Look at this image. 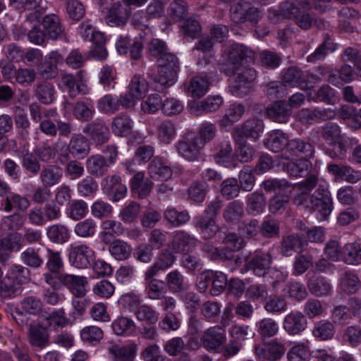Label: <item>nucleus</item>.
<instances>
[{"instance_id": "13d9d810", "label": "nucleus", "mask_w": 361, "mask_h": 361, "mask_svg": "<svg viewBox=\"0 0 361 361\" xmlns=\"http://www.w3.org/2000/svg\"><path fill=\"white\" fill-rule=\"evenodd\" d=\"M117 73L116 68L108 64H106L101 68L98 75L99 83L106 90H110L114 88Z\"/></svg>"}, {"instance_id": "f257e3e1", "label": "nucleus", "mask_w": 361, "mask_h": 361, "mask_svg": "<svg viewBox=\"0 0 361 361\" xmlns=\"http://www.w3.org/2000/svg\"><path fill=\"white\" fill-rule=\"evenodd\" d=\"M307 208L317 212V218L320 221L325 220L330 215L333 209V202L326 181L319 182L316 190L311 195Z\"/></svg>"}, {"instance_id": "bb28decb", "label": "nucleus", "mask_w": 361, "mask_h": 361, "mask_svg": "<svg viewBox=\"0 0 361 361\" xmlns=\"http://www.w3.org/2000/svg\"><path fill=\"white\" fill-rule=\"evenodd\" d=\"M133 120L128 115L121 114L113 118L111 128L114 135L117 137H127L133 131Z\"/></svg>"}, {"instance_id": "c9c22d12", "label": "nucleus", "mask_w": 361, "mask_h": 361, "mask_svg": "<svg viewBox=\"0 0 361 361\" xmlns=\"http://www.w3.org/2000/svg\"><path fill=\"white\" fill-rule=\"evenodd\" d=\"M245 112V106L241 104L233 103L226 109L225 114L220 121V126L224 129L231 127L234 123L238 121Z\"/></svg>"}, {"instance_id": "69168bd1", "label": "nucleus", "mask_w": 361, "mask_h": 361, "mask_svg": "<svg viewBox=\"0 0 361 361\" xmlns=\"http://www.w3.org/2000/svg\"><path fill=\"white\" fill-rule=\"evenodd\" d=\"M264 308L269 313L280 314L287 310V302L281 296L271 295L267 298Z\"/></svg>"}, {"instance_id": "a18cd8bd", "label": "nucleus", "mask_w": 361, "mask_h": 361, "mask_svg": "<svg viewBox=\"0 0 361 361\" xmlns=\"http://www.w3.org/2000/svg\"><path fill=\"white\" fill-rule=\"evenodd\" d=\"M109 251L115 259L123 261L130 257L132 248L126 242L120 239H116L109 245Z\"/></svg>"}, {"instance_id": "72a5a7b5", "label": "nucleus", "mask_w": 361, "mask_h": 361, "mask_svg": "<svg viewBox=\"0 0 361 361\" xmlns=\"http://www.w3.org/2000/svg\"><path fill=\"white\" fill-rule=\"evenodd\" d=\"M288 192L276 194L269 201V211L275 215L277 214H289L290 212V207L289 202V195Z\"/></svg>"}, {"instance_id": "cd10ccee", "label": "nucleus", "mask_w": 361, "mask_h": 361, "mask_svg": "<svg viewBox=\"0 0 361 361\" xmlns=\"http://www.w3.org/2000/svg\"><path fill=\"white\" fill-rule=\"evenodd\" d=\"M128 16L129 13L126 7L117 2L114 4L110 8L106 17V21L111 27L121 26L126 24Z\"/></svg>"}, {"instance_id": "a211bd4d", "label": "nucleus", "mask_w": 361, "mask_h": 361, "mask_svg": "<svg viewBox=\"0 0 361 361\" xmlns=\"http://www.w3.org/2000/svg\"><path fill=\"white\" fill-rule=\"evenodd\" d=\"M307 322L305 314L299 311H291L283 321V328L290 336L301 334L307 328Z\"/></svg>"}, {"instance_id": "ea45409f", "label": "nucleus", "mask_w": 361, "mask_h": 361, "mask_svg": "<svg viewBox=\"0 0 361 361\" xmlns=\"http://www.w3.org/2000/svg\"><path fill=\"white\" fill-rule=\"evenodd\" d=\"M338 287L347 294L356 293L360 287V281L357 275L352 271H344L339 276Z\"/></svg>"}, {"instance_id": "e2e57ef3", "label": "nucleus", "mask_w": 361, "mask_h": 361, "mask_svg": "<svg viewBox=\"0 0 361 361\" xmlns=\"http://www.w3.org/2000/svg\"><path fill=\"white\" fill-rule=\"evenodd\" d=\"M140 212V204L135 201H130L120 210L119 217L124 223L130 224L137 219Z\"/></svg>"}, {"instance_id": "338daca9", "label": "nucleus", "mask_w": 361, "mask_h": 361, "mask_svg": "<svg viewBox=\"0 0 361 361\" xmlns=\"http://www.w3.org/2000/svg\"><path fill=\"white\" fill-rule=\"evenodd\" d=\"M146 283V291L149 299L161 300L164 298L166 293V287L163 281L154 279Z\"/></svg>"}, {"instance_id": "680f3d73", "label": "nucleus", "mask_w": 361, "mask_h": 361, "mask_svg": "<svg viewBox=\"0 0 361 361\" xmlns=\"http://www.w3.org/2000/svg\"><path fill=\"white\" fill-rule=\"evenodd\" d=\"M164 218L173 226L178 227L186 224L190 217L186 211L178 212L174 208L168 207L164 213Z\"/></svg>"}, {"instance_id": "0eeeda50", "label": "nucleus", "mask_w": 361, "mask_h": 361, "mask_svg": "<svg viewBox=\"0 0 361 361\" xmlns=\"http://www.w3.org/2000/svg\"><path fill=\"white\" fill-rule=\"evenodd\" d=\"M149 90L146 79L140 75H135L130 80L128 91L123 94V102L127 106L133 107L137 101L142 99Z\"/></svg>"}, {"instance_id": "a19ab883", "label": "nucleus", "mask_w": 361, "mask_h": 361, "mask_svg": "<svg viewBox=\"0 0 361 361\" xmlns=\"http://www.w3.org/2000/svg\"><path fill=\"white\" fill-rule=\"evenodd\" d=\"M267 114L275 122L286 123L290 117V109L284 101H279L267 108Z\"/></svg>"}, {"instance_id": "4468645a", "label": "nucleus", "mask_w": 361, "mask_h": 361, "mask_svg": "<svg viewBox=\"0 0 361 361\" xmlns=\"http://www.w3.org/2000/svg\"><path fill=\"white\" fill-rule=\"evenodd\" d=\"M225 331L219 326H214L206 329L200 337L202 346L208 351H216L225 343Z\"/></svg>"}, {"instance_id": "774afa93", "label": "nucleus", "mask_w": 361, "mask_h": 361, "mask_svg": "<svg viewBox=\"0 0 361 361\" xmlns=\"http://www.w3.org/2000/svg\"><path fill=\"white\" fill-rule=\"evenodd\" d=\"M94 112L92 104L85 102H78L73 108V115L80 121L91 120Z\"/></svg>"}, {"instance_id": "7c9ffc66", "label": "nucleus", "mask_w": 361, "mask_h": 361, "mask_svg": "<svg viewBox=\"0 0 361 361\" xmlns=\"http://www.w3.org/2000/svg\"><path fill=\"white\" fill-rule=\"evenodd\" d=\"M13 119L19 136L23 140H27L30 135L31 123L25 110L20 106H15L13 108Z\"/></svg>"}, {"instance_id": "e433bc0d", "label": "nucleus", "mask_w": 361, "mask_h": 361, "mask_svg": "<svg viewBox=\"0 0 361 361\" xmlns=\"http://www.w3.org/2000/svg\"><path fill=\"white\" fill-rule=\"evenodd\" d=\"M328 171L348 183H354L361 180V172L355 171L351 167L347 166L329 164Z\"/></svg>"}, {"instance_id": "052dcab7", "label": "nucleus", "mask_w": 361, "mask_h": 361, "mask_svg": "<svg viewBox=\"0 0 361 361\" xmlns=\"http://www.w3.org/2000/svg\"><path fill=\"white\" fill-rule=\"evenodd\" d=\"M286 297L296 301L305 300L307 296V292L305 286L298 281L288 283L283 289Z\"/></svg>"}, {"instance_id": "49530a36", "label": "nucleus", "mask_w": 361, "mask_h": 361, "mask_svg": "<svg viewBox=\"0 0 361 361\" xmlns=\"http://www.w3.org/2000/svg\"><path fill=\"white\" fill-rule=\"evenodd\" d=\"M299 13L298 8L295 5V3L290 1H284L281 4L278 10L270 8L269 10V18L271 20H279L281 18H290L293 17Z\"/></svg>"}, {"instance_id": "c756f323", "label": "nucleus", "mask_w": 361, "mask_h": 361, "mask_svg": "<svg viewBox=\"0 0 361 361\" xmlns=\"http://www.w3.org/2000/svg\"><path fill=\"white\" fill-rule=\"evenodd\" d=\"M342 261L351 265L361 264V239L344 245L342 249Z\"/></svg>"}, {"instance_id": "f8f14e48", "label": "nucleus", "mask_w": 361, "mask_h": 361, "mask_svg": "<svg viewBox=\"0 0 361 361\" xmlns=\"http://www.w3.org/2000/svg\"><path fill=\"white\" fill-rule=\"evenodd\" d=\"M204 148L197 140V136L188 135L177 144L178 154L189 161L197 160L200 157V152Z\"/></svg>"}, {"instance_id": "6e6552de", "label": "nucleus", "mask_w": 361, "mask_h": 361, "mask_svg": "<svg viewBox=\"0 0 361 361\" xmlns=\"http://www.w3.org/2000/svg\"><path fill=\"white\" fill-rule=\"evenodd\" d=\"M84 76L83 71H79L75 75L66 73L62 75L61 83L71 97L75 98L79 94H88L89 88L83 80Z\"/></svg>"}, {"instance_id": "473e14b6", "label": "nucleus", "mask_w": 361, "mask_h": 361, "mask_svg": "<svg viewBox=\"0 0 361 361\" xmlns=\"http://www.w3.org/2000/svg\"><path fill=\"white\" fill-rule=\"evenodd\" d=\"M148 174L157 180H166L171 177L172 170L159 157H155L148 166Z\"/></svg>"}, {"instance_id": "603ef678", "label": "nucleus", "mask_w": 361, "mask_h": 361, "mask_svg": "<svg viewBox=\"0 0 361 361\" xmlns=\"http://www.w3.org/2000/svg\"><path fill=\"white\" fill-rule=\"evenodd\" d=\"M244 215L243 203L240 201H233L226 207L223 216L227 223L235 224L240 220Z\"/></svg>"}, {"instance_id": "1a4fd4ad", "label": "nucleus", "mask_w": 361, "mask_h": 361, "mask_svg": "<svg viewBox=\"0 0 361 361\" xmlns=\"http://www.w3.org/2000/svg\"><path fill=\"white\" fill-rule=\"evenodd\" d=\"M197 240L185 231L171 233V240L169 247L175 254L188 253L197 246Z\"/></svg>"}, {"instance_id": "5fc2aeb1", "label": "nucleus", "mask_w": 361, "mask_h": 361, "mask_svg": "<svg viewBox=\"0 0 361 361\" xmlns=\"http://www.w3.org/2000/svg\"><path fill=\"white\" fill-rule=\"evenodd\" d=\"M157 134L160 142L165 145L171 143L176 136L174 124L170 121L161 122L157 126Z\"/></svg>"}, {"instance_id": "393cba45", "label": "nucleus", "mask_w": 361, "mask_h": 361, "mask_svg": "<svg viewBox=\"0 0 361 361\" xmlns=\"http://www.w3.org/2000/svg\"><path fill=\"white\" fill-rule=\"evenodd\" d=\"M310 293L315 297L322 298L329 295L333 286L329 279L322 276H312L307 282Z\"/></svg>"}, {"instance_id": "0e129e2a", "label": "nucleus", "mask_w": 361, "mask_h": 361, "mask_svg": "<svg viewBox=\"0 0 361 361\" xmlns=\"http://www.w3.org/2000/svg\"><path fill=\"white\" fill-rule=\"evenodd\" d=\"M312 164L308 160L296 159L295 161H290L287 164V171L293 177H304L307 175Z\"/></svg>"}, {"instance_id": "de8ad7c7", "label": "nucleus", "mask_w": 361, "mask_h": 361, "mask_svg": "<svg viewBox=\"0 0 361 361\" xmlns=\"http://www.w3.org/2000/svg\"><path fill=\"white\" fill-rule=\"evenodd\" d=\"M288 144V138L285 134L282 131L276 130L269 134L265 146L270 151L276 153L281 151L284 147L287 148Z\"/></svg>"}, {"instance_id": "864d4df0", "label": "nucleus", "mask_w": 361, "mask_h": 361, "mask_svg": "<svg viewBox=\"0 0 361 361\" xmlns=\"http://www.w3.org/2000/svg\"><path fill=\"white\" fill-rule=\"evenodd\" d=\"M305 79L302 71L295 67H292L285 71L283 76V84L290 87H299L302 89L306 86Z\"/></svg>"}, {"instance_id": "f3484780", "label": "nucleus", "mask_w": 361, "mask_h": 361, "mask_svg": "<svg viewBox=\"0 0 361 361\" xmlns=\"http://www.w3.org/2000/svg\"><path fill=\"white\" fill-rule=\"evenodd\" d=\"M321 136L329 145L337 147L340 157L345 154L346 149L343 145L341 128L336 123H328L322 126Z\"/></svg>"}, {"instance_id": "2eb2a0df", "label": "nucleus", "mask_w": 361, "mask_h": 361, "mask_svg": "<svg viewBox=\"0 0 361 361\" xmlns=\"http://www.w3.org/2000/svg\"><path fill=\"white\" fill-rule=\"evenodd\" d=\"M271 255L269 252L257 250L245 264L244 271L242 269V273L252 270L256 276H263L271 269Z\"/></svg>"}, {"instance_id": "4be33fe9", "label": "nucleus", "mask_w": 361, "mask_h": 361, "mask_svg": "<svg viewBox=\"0 0 361 361\" xmlns=\"http://www.w3.org/2000/svg\"><path fill=\"white\" fill-rule=\"evenodd\" d=\"M195 227L204 239L213 238L219 231L215 219L208 215H200L193 219Z\"/></svg>"}, {"instance_id": "8fccbe9b", "label": "nucleus", "mask_w": 361, "mask_h": 361, "mask_svg": "<svg viewBox=\"0 0 361 361\" xmlns=\"http://www.w3.org/2000/svg\"><path fill=\"white\" fill-rule=\"evenodd\" d=\"M69 149L74 157L83 158L90 152L88 141L83 135H75L71 139Z\"/></svg>"}, {"instance_id": "39448f33", "label": "nucleus", "mask_w": 361, "mask_h": 361, "mask_svg": "<svg viewBox=\"0 0 361 361\" xmlns=\"http://www.w3.org/2000/svg\"><path fill=\"white\" fill-rule=\"evenodd\" d=\"M321 180L315 175H310L303 181L294 184L288 185L286 188V192H288L293 202L298 205H302L307 208L311 198L310 192Z\"/></svg>"}, {"instance_id": "dca6fc26", "label": "nucleus", "mask_w": 361, "mask_h": 361, "mask_svg": "<svg viewBox=\"0 0 361 361\" xmlns=\"http://www.w3.org/2000/svg\"><path fill=\"white\" fill-rule=\"evenodd\" d=\"M257 356L268 361H278L286 352L284 344L274 339L262 345H257L255 348Z\"/></svg>"}, {"instance_id": "f704fd0d", "label": "nucleus", "mask_w": 361, "mask_h": 361, "mask_svg": "<svg viewBox=\"0 0 361 361\" xmlns=\"http://www.w3.org/2000/svg\"><path fill=\"white\" fill-rule=\"evenodd\" d=\"M63 279L64 283L76 297L81 298L86 294L88 281L85 276L68 274L65 275Z\"/></svg>"}, {"instance_id": "c03bdc74", "label": "nucleus", "mask_w": 361, "mask_h": 361, "mask_svg": "<svg viewBox=\"0 0 361 361\" xmlns=\"http://www.w3.org/2000/svg\"><path fill=\"white\" fill-rule=\"evenodd\" d=\"M47 36L53 39L59 37L63 32L59 18L55 14L46 16L42 22Z\"/></svg>"}, {"instance_id": "4d7b16f0", "label": "nucleus", "mask_w": 361, "mask_h": 361, "mask_svg": "<svg viewBox=\"0 0 361 361\" xmlns=\"http://www.w3.org/2000/svg\"><path fill=\"white\" fill-rule=\"evenodd\" d=\"M47 235L51 242L59 244H63L70 238L68 228L61 224H54L49 226L47 229Z\"/></svg>"}, {"instance_id": "2f4dec72", "label": "nucleus", "mask_w": 361, "mask_h": 361, "mask_svg": "<svg viewBox=\"0 0 361 361\" xmlns=\"http://www.w3.org/2000/svg\"><path fill=\"white\" fill-rule=\"evenodd\" d=\"M359 13L349 7H343L338 12L339 31L351 33L354 32L353 21L358 18Z\"/></svg>"}, {"instance_id": "ddd939ff", "label": "nucleus", "mask_w": 361, "mask_h": 361, "mask_svg": "<svg viewBox=\"0 0 361 361\" xmlns=\"http://www.w3.org/2000/svg\"><path fill=\"white\" fill-rule=\"evenodd\" d=\"M263 122L257 118L247 120L241 127L233 129L232 136L236 142L243 140V137L256 140L263 132Z\"/></svg>"}, {"instance_id": "f03ea898", "label": "nucleus", "mask_w": 361, "mask_h": 361, "mask_svg": "<svg viewBox=\"0 0 361 361\" xmlns=\"http://www.w3.org/2000/svg\"><path fill=\"white\" fill-rule=\"evenodd\" d=\"M231 71L234 77L231 91L233 95L242 97L252 89L253 82L257 77L256 71L245 65L236 66Z\"/></svg>"}, {"instance_id": "79ce46f5", "label": "nucleus", "mask_w": 361, "mask_h": 361, "mask_svg": "<svg viewBox=\"0 0 361 361\" xmlns=\"http://www.w3.org/2000/svg\"><path fill=\"white\" fill-rule=\"evenodd\" d=\"M30 343L35 347L44 348L49 343V334L41 325H30L28 332Z\"/></svg>"}, {"instance_id": "09e8293b", "label": "nucleus", "mask_w": 361, "mask_h": 361, "mask_svg": "<svg viewBox=\"0 0 361 361\" xmlns=\"http://www.w3.org/2000/svg\"><path fill=\"white\" fill-rule=\"evenodd\" d=\"M37 99L44 104H49L54 100L55 89L54 85L47 81L37 84L34 90Z\"/></svg>"}, {"instance_id": "37998d69", "label": "nucleus", "mask_w": 361, "mask_h": 361, "mask_svg": "<svg viewBox=\"0 0 361 361\" xmlns=\"http://www.w3.org/2000/svg\"><path fill=\"white\" fill-rule=\"evenodd\" d=\"M307 243L298 235H289L285 237L281 243V252L286 256H290L293 252H300Z\"/></svg>"}, {"instance_id": "4c0bfd02", "label": "nucleus", "mask_w": 361, "mask_h": 361, "mask_svg": "<svg viewBox=\"0 0 361 361\" xmlns=\"http://www.w3.org/2000/svg\"><path fill=\"white\" fill-rule=\"evenodd\" d=\"M86 169L92 176L102 177L107 172L109 164L103 156L95 154L90 156L86 160Z\"/></svg>"}, {"instance_id": "b1692460", "label": "nucleus", "mask_w": 361, "mask_h": 361, "mask_svg": "<svg viewBox=\"0 0 361 361\" xmlns=\"http://www.w3.org/2000/svg\"><path fill=\"white\" fill-rule=\"evenodd\" d=\"M83 132L89 135L97 145L106 142L110 137L109 129L103 121H96L88 124Z\"/></svg>"}, {"instance_id": "bf43d9fd", "label": "nucleus", "mask_w": 361, "mask_h": 361, "mask_svg": "<svg viewBox=\"0 0 361 361\" xmlns=\"http://www.w3.org/2000/svg\"><path fill=\"white\" fill-rule=\"evenodd\" d=\"M97 228V226L96 221L91 218H88L80 221L75 224L74 227V233L76 235L80 238H92L95 235Z\"/></svg>"}, {"instance_id": "aec40b11", "label": "nucleus", "mask_w": 361, "mask_h": 361, "mask_svg": "<svg viewBox=\"0 0 361 361\" xmlns=\"http://www.w3.org/2000/svg\"><path fill=\"white\" fill-rule=\"evenodd\" d=\"M210 82L206 76H195L183 85L184 92L193 98L202 97L209 90Z\"/></svg>"}, {"instance_id": "a878e982", "label": "nucleus", "mask_w": 361, "mask_h": 361, "mask_svg": "<svg viewBox=\"0 0 361 361\" xmlns=\"http://www.w3.org/2000/svg\"><path fill=\"white\" fill-rule=\"evenodd\" d=\"M312 352L309 341H295L288 349L287 361H311Z\"/></svg>"}, {"instance_id": "6ab92c4d", "label": "nucleus", "mask_w": 361, "mask_h": 361, "mask_svg": "<svg viewBox=\"0 0 361 361\" xmlns=\"http://www.w3.org/2000/svg\"><path fill=\"white\" fill-rule=\"evenodd\" d=\"M154 183L145 176L144 172H137L130 180V188L132 194L139 199L146 198L149 195Z\"/></svg>"}, {"instance_id": "6e6d98bb", "label": "nucleus", "mask_w": 361, "mask_h": 361, "mask_svg": "<svg viewBox=\"0 0 361 361\" xmlns=\"http://www.w3.org/2000/svg\"><path fill=\"white\" fill-rule=\"evenodd\" d=\"M231 152L232 147L230 141H221L218 146L217 152L214 155L215 161L225 167L234 166L231 160Z\"/></svg>"}, {"instance_id": "423d86ee", "label": "nucleus", "mask_w": 361, "mask_h": 361, "mask_svg": "<svg viewBox=\"0 0 361 361\" xmlns=\"http://www.w3.org/2000/svg\"><path fill=\"white\" fill-rule=\"evenodd\" d=\"M226 62L230 70L236 66H243L244 62H252L256 57L255 53L248 47L240 44H233L227 51Z\"/></svg>"}, {"instance_id": "c85d7f7f", "label": "nucleus", "mask_w": 361, "mask_h": 361, "mask_svg": "<svg viewBox=\"0 0 361 361\" xmlns=\"http://www.w3.org/2000/svg\"><path fill=\"white\" fill-rule=\"evenodd\" d=\"M63 174V169L60 166L47 165L42 168L39 178L42 185L51 187L60 183Z\"/></svg>"}, {"instance_id": "5701e85b", "label": "nucleus", "mask_w": 361, "mask_h": 361, "mask_svg": "<svg viewBox=\"0 0 361 361\" xmlns=\"http://www.w3.org/2000/svg\"><path fill=\"white\" fill-rule=\"evenodd\" d=\"M287 151L296 159L310 161L314 154V147L310 142L292 140L288 142Z\"/></svg>"}, {"instance_id": "58836bf2", "label": "nucleus", "mask_w": 361, "mask_h": 361, "mask_svg": "<svg viewBox=\"0 0 361 361\" xmlns=\"http://www.w3.org/2000/svg\"><path fill=\"white\" fill-rule=\"evenodd\" d=\"M111 329L117 336H130L136 332L135 322L127 317H118L111 323Z\"/></svg>"}, {"instance_id": "7ed1b4c3", "label": "nucleus", "mask_w": 361, "mask_h": 361, "mask_svg": "<svg viewBox=\"0 0 361 361\" xmlns=\"http://www.w3.org/2000/svg\"><path fill=\"white\" fill-rule=\"evenodd\" d=\"M157 81L161 85L171 86L176 82L180 70L178 57L171 51L158 59Z\"/></svg>"}, {"instance_id": "9d476101", "label": "nucleus", "mask_w": 361, "mask_h": 361, "mask_svg": "<svg viewBox=\"0 0 361 361\" xmlns=\"http://www.w3.org/2000/svg\"><path fill=\"white\" fill-rule=\"evenodd\" d=\"M104 193L114 202L123 199L127 193V187L122 183L121 178L117 175L106 177L102 183Z\"/></svg>"}, {"instance_id": "20e7f679", "label": "nucleus", "mask_w": 361, "mask_h": 361, "mask_svg": "<svg viewBox=\"0 0 361 361\" xmlns=\"http://www.w3.org/2000/svg\"><path fill=\"white\" fill-rule=\"evenodd\" d=\"M262 16V11L249 1H240L233 4L230 8L231 20L238 24L247 22L251 25H256Z\"/></svg>"}, {"instance_id": "3c124183", "label": "nucleus", "mask_w": 361, "mask_h": 361, "mask_svg": "<svg viewBox=\"0 0 361 361\" xmlns=\"http://www.w3.org/2000/svg\"><path fill=\"white\" fill-rule=\"evenodd\" d=\"M29 206L30 201L25 197L11 192L4 200V211L11 212L14 208L25 211Z\"/></svg>"}, {"instance_id": "412c9836", "label": "nucleus", "mask_w": 361, "mask_h": 361, "mask_svg": "<svg viewBox=\"0 0 361 361\" xmlns=\"http://www.w3.org/2000/svg\"><path fill=\"white\" fill-rule=\"evenodd\" d=\"M123 94L118 96L113 94H107L100 98L97 102V108L103 114H113L120 109V106L130 108L123 104Z\"/></svg>"}, {"instance_id": "9b49d317", "label": "nucleus", "mask_w": 361, "mask_h": 361, "mask_svg": "<svg viewBox=\"0 0 361 361\" xmlns=\"http://www.w3.org/2000/svg\"><path fill=\"white\" fill-rule=\"evenodd\" d=\"M94 252L85 244L72 246L69 252L71 264L78 269L87 268L94 259Z\"/></svg>"}]
</instances>
